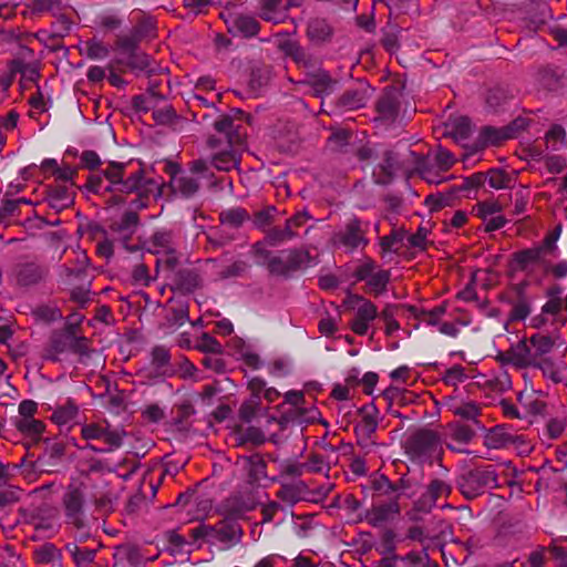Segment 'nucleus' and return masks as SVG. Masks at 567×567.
I'll return each mask as SVG.
<instances>
[{
  "label": "nucleus",
  "instance_id": "nucleus-1",
  "mask_svg": "<svg viewBox=\"0 0 567 567\" xmlns=\"http://www.w3.org/2000/svg\"><path fill=\"white\" fill-rule=\"evenodd\" d=\"M245 509L241 507L227 508V515L215 525L200 524L190 530V536L207 542L217 540L227 547L241 542L244 530L238 519L243 517Z\"/></svg>",
  "mask_w": 567,
  "mask_h": 567
},
{
  "label": "nucleus",
  "instance_id": "nucleus-2",
  "mask_svg": "<svg viewBox=\"0 0 567 567\" xmlns=\"http://www.w3.org/2000/svg\"><path fill=\"white\" fill-rule=\"evenodd\" d=\"M404 451L411 461L432 463V457L442 453L440 436L433 430L419 429L405 440Z\"/></svg>",
  "mask_w": 567,
  "mask_h": 567
},
{
  "label": "nucleus",
  "instance_id": "nucleus-3",
  "mask_svg": "<svg viewBox=\"0 0 567 567\" xmlns=\"http://www.w3.org/2000/svg\"><path fill=\"white\" fill-rule=\"evenodd\" d=\"M368 223L357 216L346 220L343 226L331 236V243L334 246H342L347 250L364 249L369 245L367 237Z\"/></svg>",
  "mask_w": 567,
  "mask_h": 567
},
{
  "label": "nucleus",
  "instance_id": "nucleus-4",
  "mask_svg": "<svg viewBox=\"0 0 567 567\" xmlns=\"http://www.w3.org/2000/svg\"><path fill=\"white\" fill-rule=\"evenodd\" d=\"M457 486L467 499L481 495L485 488L497 486V474L491 467L473 468L457 478Z\"/></svg>",
  "mask_w": 567,
  "mask_h": 567
},
{
  "label": "nucleus",
  "instance_id": "nucleus-5",
  "mask_svg": "<svg viewBox=\"0 0 567 567\" xmlns=\"http://www.w3.org/2000/svg\"><path fill=\"white\" fill-rule=\"evenodd\" d=\"M156 35L155 20L151 17L142 16L128 34L116 35L114 49L133 50L134 48H138V44L143 40L154 39Z\"/></svg>",
  "mask_w": 567,
  "mask_h": 567
},
{
  "label": "nucleus",
  "instance_id": "nucleus-6",
  "mask_svg": "<svg viewBox=\"0 0 567 567\" xmlns=\"http://www.w3.org/2000/svg\"><path fill=\"white\" fill-rule=\"evenodd\" d=\"M370 97V87L368 85H360L358 87H350L344 91L333 103L331 111H327L321 103V113H343L355 111L364 107Z\"/></svg>",
  "mask_w": 567,
  "mask_h": 567
},
{
  "label": "nucleus",
  "instance_id": "nucleus-7",
  "mask_svg": "<svg viewBox=\"0 0 567 567\" xmlns=\"http://www.w3.org/2000/svg\"><path fill=\"white\" fill-rule=\"evenodd\" d=\"M85 497L82 488L78 485H69L62 497V506L66 524L71 526H83Z\"/></svg>",
  "mask_w": 567,
  "mask_h": 567
},
{
  "label": "nucleus",
  "instance_id": "nucleus-8",
  "mask_svg": "<svg viewBox=\"0 0 567 567\" xmlns=\"http://www.w3.org/2000/svg\"><path fill=\"white\" fill-rule=\"evenodd\" d=\"M400 91L395 86H386L375 103V121L394 122L400 111Z\"/></svg>",
  "mask_w": 567,
  "mask_h": 567
},
{
  "label": "nucleus",
  "instance_id": "nucleus-9",
  "mask_svg": "<svg viewBox=\"0 0 567 567\" xmlns=\"http://www.w3.org/2000/svg\"><path fill=\"white\" fill-rule=\"evenodd\" d=\"M220 18L228 27V32L234 35L251 38L258 34L260 24L256 18L248 14H238L230 11L220 12Z\"/></svg>",
  "mask_w": 567,
  "mask_h": 567
},
{
  "label": "nucleus",
  "instance_id": "nucleus-10",
  "mask_svg": "<svg viewBox=\"0 0 567 567\" xmlns=\"http://www.w3.org/2000/svg\"><path fill=\"white\" fill-rule=\"evenodd\" d=\"M166 278L169 280L171 290L183 295L193 293L203 282L199 272L194 268H178Z\"/></svg>",
  "mask_w": 567,
  "mask_h": 567
},
{
  "label": "nucleus",
  "instance_id": "nucleus-11",
  "mask_svg": "<svg viewBox=\"0 0 567 567\" xmlns=\"http://www.w3.org/2000/svg\"><path fill=\"white\" fill-rule=\"evenodd\" d=\"M401 513L399 495H394L389 502L373 505L364 514L365 522L372 527H380L392 522Z\"/></svg>",
  "mask_w": 567,
  "mask_h": 567
},
{
  "label": "nucleus",
  "instance_id": "nucleus-12",
  "mask_svg": "<svg viewBox=\"0 0 567 567\" xmlns=\"http://www.w3.org/2000/svg\"><path fill=\"white\" fill-rule=\"evenodd\" d=\"M452 487L445 481L434 478L426 486L425 492L414 503V509L422 513H429L435 506L437 499L447 497Z\"/></svg>",
  "mask_w": 567,
  "mask_h": 567
},
{
  "label": "nucleus",
  "instance_id": "nucleus-13",
  "mask_svg": "<svg viewBox=\"0 0 567 567\" xmlns=\"http://www.w3.org/2000/svg\"><path fill=\"white\" fill-rule=\"evenodd\" d=\"M69 351L75 354L73 341L68 336L60 333V331L53 330L43 347L41 357L51 362H60L62 360L61 355Z\"/></svg>",
  "mask_w": 567,
  "mask_h": 567
},
{
  "label": "nucleus",
  "instance_id": "nucleus-14",
  "mask_svg": "<svg viewBox=\"0 0 567 567\" xmlns=\"http://www.w3.org/2000/svg\"><path fill=\"white\" fill-rule=\"evenodd\" d=\"M48 274V267L35 261L22 262L16 267L17 284L22 287L38 285L45 279Z\"/></svg>",
  "mask_w": 567,
  "mask_h": 567
},
{
  "label": "nucleus",
  "instance_id": "nucleus-15",
  "mask_svg": "<svg viewBox=\"0 0 567 567\" xmlns=\"http://www.w3.org/2000/svg\"><path fill=\"white\" fill-rule=\"evenodd\" d=\"M303 83L313 90L315 96L322 99L324 95H329L334 91L338 80L331 78L329 72L317 69L306 73Z\"/></svg>",
  "mask_w": 567,
  "mask_h": 567
},
{
  "label": "nucleus",
  "instance_id": "nucleus-16",
  "mask_svg": "<svg viewBox=\"0 0 567 567\" xmlns=\"http://www.w3.org/2000/svg\"><path fill=\"white\" fill-rule=\"evenodd\" d=\"M333 33L334 29L326 18L313 17L307 23V38L316 45L330 42Z\"/></svg>",
  "mask_w": 567,
  "mask_h": 567
},
{
  "label": "nucleus",
  "instance_id": "nucleus-17",
  "mask_svg": "<svg viewBox=\"0 0 567 567\" xmlns=\"http://www.w3.org/2000/svg\"><path fill=\"white\" fill-rule=\"evenodd\" d=\"M504 141H507L503 127L484 126L477 138L471 144H464L465 147L470 148L471 153H477L491 145H501Z\"/></svg>",
  "mask_w": 567,
  "mask_h": 567
},
{
  "label": "nucleus",
  "instance_id": "nucleus-18",
  "mask_svg": "<svg viewBox=\"0 0 567 567\" xmlns=\"http://www.w3.org/2000/svg\"><path fill=\"white\" fill-rule=\"evenodd\" d=\"M83 318V316H79L75 321H68L62 329H55V331H60V333L68 336L73 341L75 354L80 358L90 357L92 353V349L89 346L90 340L86 337L78 336Z\"/></svg>",
  "mask_w": 567,
  "mask_h": 567
},
{
  "label": "nucleus",
  "instance_id": "nucleus-19",
  "mask_svg": "<svg viewBox=\"0 0 567 567\" xmlns=\"http://www.w3.org/2000/svg\"><path fill=\"white\" fill-rule=\"evenodd\" d=\"M101 546L100 542H92V544L83 546L78 543H68L65 550L72 556L73 561L79 567H85L93 563Z\"/></svg>",
  "mask_w": 567,
  "mask_h": 567
},
{
  "label": "nucleus",
  "instance_id": "nucleus-20",
  "mask_svg": "<svg viewBox=\"0 0 567 567\" xmlns=\"http://www.w3.org/2000/svg\"><path fill=\"white\" fill-rule=\"evenodd\" d=\"M123 53L127 54L126 59H115L114 63L117 64L120 71H125V69H128L131 71H148V68L151 65L150 56L144 53L140 52L137 48H134L133 50H121Z\"/></svg>",
  "mask_w": 567,
  "mask_h": 567
},
{
  "label": "nucleus",
  "instance_id": "nucleus-21",
  "mask_svg": "<svg viewBox=\"0 0 567 567\" xmlns=\"http://www.w3.org/2000/svg\"><path fill=\"white\" fill-rule=\"evenodd\" d=\"M529 343L534 349L533 351L537 360V368H540L544 371H546L547 368L551 369L553 363L547 359H543V357L549 353L554 348L555 341L553 338L542 333H536L529 338Z\"/></svg>",
  "mask_w": 567,
  "mask_h": 567
},
{
  "label": "nucleus",
  "instance_id": "nucleus-22",
  "mask_svg": "<svg viewBox=\"0 0 567 567\" xmlns=\"http://www.w3.org/2000/svg\"><path fill=\"white\" fill-rule=\"evenodd\" d=\"M297 6L296 0H260V17L266 21L277 22L278 14H282Z\"/></svg>",
  "mask_w": 567,
  "mask_h": 567
},
{
  "label": "nucleus",
  "instance_id": "nucleus-23",
  "mask_svg": "<svg viewBox=\"0 0 567 567\" xmlns=\"http://www.w3.org/2000/svg\"><path fill=\"white\" fill-rule=\"evenodd\" d=\"M487 445L492 449L505 447L508 445L524 444L522 435H514L504 426H495L487 435Z\"/></svg>",
  "mask_w": 567,
  "mask_h": 567
},
{
  "label": "nucleus",
  "instance_id": "nucleus-24",
  "mask_svg": "<svg viewBox=\"0 0 567 567\" xmlns=\"http://www.w3.org/2000/svg\"><path fill=\"white\" fill-rule=\"evenodd\" d=\"M398 168L396 156L392 151H385L383 161L379 164L373 177L377 184L386 185L393 179L395 169Z\"/></svg>",
  "mask_w": 567,
  "mask_h": 567
},
{
  "label": "nucleus",
  "instance_id": "nucleus-25",
  "mask_svg": "<svg viewBox=\"0 0 567 567\" xmlns=\"http://www.w3.org/2000/svg\"><path fill=\"white\" fill-rule=\"evenodd\" d=\"M140 224V217L136 212L130 210L125 212L121 218V220L115 221L111 225V230L114 233H126L124 236V247L131 251L136 250L135 247H128L126 245V240L128 237L136 230Z\"/></svg>",
  "mask_w": 567,
  "mask_h": 567
},
{
  "label": "nucleus",
  "instance_id": "nucleus-26",
  "mask_svg": "<svg viewBox=\"0 0 567 567\" xmlns=\"http://www.w3.org/2000/svg\"><path fill=\"white\" fill-rule=\"evenodd\" d=\"M446 135L451 136L457 143H463L472 133L471 121L466 116L450 118L446 123Z\"/></svg>",
  "mask_w": 567,
  "mask_h": 567
},
{
  "label": "nucleus",
  "instance_id": "nucleus-27",
  "mask_svg": "<svg viewBox=\"0 0 567 567\" xmlns=\"http://www.w3.org/2000/svg\"><path fill=\"white\" fill-rule=\"evenodd\" d=\"M47 198L53 208L62 209L73 203L74 194L65 185H51L47 188Z\"/></svg>",
  "mask_w": 567,
  "mask_h": 567
},
{
  "label": "nucleus",
  "instance_id": "nucleus-28",
  "mask_svg": "<svg viewBox=\"0 0 567 567\" xmlns=\"http://www.w3.org/2000/svg\"><path fill=\"white\" fill-rule=\"evenodd\" d=\"M529 340L522 339L515 346H512V354L516 360V368L524 369L528 367L537 368V360L534 351L528 346Z\"/></svg>",
  "mask_w": 567,
  "mask_h": 567
},
{
  "label": "nucleus",
  "instance_id": "nucleus-29",
  "mask_svg": "<svg viewBox=\"0 0 567 567\" xmlns=\"http://www.w3.org/2000/svg\"><path fill=\"white\" fill-rule=\"evenodd\" d=\"M244 461L246 463L249 484H256L260 480L267 477V464L260 454L257 453L250 456H245Z\"/></svg>",
  "mask_w": 567,
  "mask_h": 567
},
{
  "label": "nucleus",
  "instance_id": "nucleus-30",
  "mask_svg": "<svg viewBox=\"0 0 567 567\" xmlns=\"http://www.w3.org/2000/svg\"><path fill=\"white\" fill-rule=\"evenodd\" d=\"M358 413L362 417L360 430L369 439L378 429L379 411L374 404H368L360 408Z\"/></svg>",
  "mask_w": 567,
  "mask_h": 567
},
{
  "label": "nucleus",
  "instance_id": "nucleus-31",
  "mask_svg": "<svg viewBox=\"0 0 567 567\" xmlns=\"http://www.w3.org/2000/svg\"><path fill=\"white\" fill-rule=\"evenodd\" d=\"M307 491L308 486L305 482L300 481L295 484H284L276 496L285 503L296 504L303 499Z\"/></svg>",
  "mask_w": 567,
  "mask_h": 567
},
{
  "label": "nucleus",
  "instance_id": "nucleus-32",
  "mask_svg": "<svg viewBox=\"0 0 567 567\" xmlns=\"http://www.w3.org/2000/svg\"><path fill=\"white\" fill-rule=\"evenodd\" d=\"M16 427L37 444L41 440V434L44 432L45 425L42 421L32 417L17 420Z\"/></svg>",
  "mask_w": 567,
  "mask_h": 567
},
{
  "label": "nucleus",
  "instance_id": "nucleus-33",
  "mask_svg": "<svg viewBox=\"0 0 567 567\" xmlns=\"http://www.w3.org/2000/svg\"><path fill=\"white\" fill-rule=\"evenodd\" d=\"M545 254L537 247L518 250L513 254V259L520 270H525L530 264H544Z\"/></svg>",
  "mask_w": 567,
  "mask_h": 567
},
{
  "label": "nucleus",
  "instance_id": "nucleus-34",
  "mask_svg": "<svg viewBox=\"0 0 567 567\" xmlns=\"http://www.w3.org/2000/svg\"><path fill=\"white\" fill-rule=\"evenodd\" d=\"M286 260L291 277L295 272L309 266L311 256L308 250L295 248L288 250Z\"/></svg>",
  "mask_w": 567,
  "mask_h": 567
},
{
  "label": "nucleus",
  "instance_id": "nucleus-35",
  "mask_svg": "<svg viewBox=\"0 0 567 567\" xmlns=\"http://www.w3.org/2000/svg\"><path fill=\"white\" fill-rule=\"evenodd\" d=\"M517 293V300L512 302L513 307L509 312V320L519 321L526 319L530 313L529 301L526 298L522 287H515Z\"/></svg>",
  "mask_w": 567,
  "mask_h": 567
},
{
  "label": "nucleus",
  "instance_id": "nucleus-36",
  "mask_svg": "<svg viewBox=\"0 0 567 567\" xmlns=\"http://www.w3.org/2000/svg\"><path fill=\"white\" fill-rule=\"evenodd\" d=\"M297 236L295 230H290L289 227L285 225L284 228L280 227H270L265 229L264 240L270 247H276L282 243L289 241Z\"/></svg>",
  "mask_w": 567,
  "mask_h": 567
},
{
  "label": "nucleus",
  "instance_id": "nucleus-37",
  "mask_svg": "<svg viewBox=\"0 0 567 567\" xmlns=\"http://www.w3.org/2000/svg\"><path fill=\"white\" fill-rule=\"evenodd\" d=\"M219 221L234 228H239L249 219V214L245 208L235 207L219 213Z\"/></svg>",
  "mask_w": 567,
  "mask_h": 567
},
{
  "label": "nucleus",
  "instance_id": "nucleus-38",
  "mask_svg": "<svg viewBox=\"0 0 567 567\" xmlns=\"http://www.w3.org/2000/svg\"><path fill=\"white\" fill-rule=\"evenodd\" d=\"M101 440L109 446L107 449L96 447L93 444H87L85 446V449H90L94 452H100V453L109 452L114 449H118L123 443V433L115 431V430H110V427L106 426V427H104Z\"/></svg>",
  "mask_w": 567,
  "mask_h": 567
},
{
  "label": "nucleus",
  "instance_id": "nucleus-39",
  "mask_svg": "<svg viewBox=\"0 0 567 567\" xmlns=\"http://www.w3.org/2000/svg\"><path fill=\"white\" fill-rule=\"evenodd\" d=\"M240 158L234 151H224L213 156L212 164L218 171L229 172L239 165Z\"/></svg>",
  "mask_w": 567,
  "mask_h": 567
},
{
  "label": "nucleus",
  "instance_id": "nucleus-40",
  "mask_svg": "<svg viewBox=\"0 0 567 567\" xmlns=\"http://www.w3.org/2000/svg\"><path fill=\"white\" fill-rule=\"evenodd\" d=\"M237 432L239 433L237 437V445L239 446H243L247 443H251L255 446H260L266 442V436L259 427L248 426L245 431H241V427L238 426Z\"/></svg>",
  "mask_w": 567,
  "mask_h": 567
},
{
  "label": "nucleus",
  "instance_id": "nucleus-41",
  "mask_svg": "<svg viewBox=\"0 0 567 567\" xmlns=\"http://www.w3.org/2000/svg\"><path fill=\"white\" fill-rule=\"evenodd\" d=\"M450 436L458 443H470L475 436V431L467 424L453 422L447 424Z\"/></svg>",
  "mask_w": 567,
  "mask_h": 567
},
{
  "label": "nucleus",
  "instance_id": "nucleus-42",
  "mask_svg": "<svg viewBox=\"0 0 567 567\" xmlns=\"http://www.w3.org/2000/svg\"><path fill=\"white\" fill-rule=\"evenodd\" d=\"M78 411L79 409L74 402L68 400L65 404L54 410L51 420L59 425H63L72 421L76 416Z\"/></svg>",
  "mask_w": 567,
  "mask_h": 567
},
{
  "label": "nucleus",
  "instance_id": "nucleus-43",
  "mask_svg": "<svg viewBox=\"0 0 567 567\" xmlns=\"http://www.w3.org/2000/svg\"><path fill=\"white\" fill-rule=\"evenodd\" d=\"M38 564H50L61 558V551L51 543H45L33 551Z\"/></svg>",
  "mask_w": 567,
  "mask_h": 567
},
{
  "label": "nucleus",
  "instance_id": "nucleus-44",
  "mask_svg": "<svg viewBox=\"0 0 567 567\" xmlns=\"http://www.w3.org/2000/svg\"><path fill=\"white\" fill-rule=\"evenodd\" d=\"M143 169L137 171L134 174H131L126 178L122 177L121 182L117 185V192L122 194H132L140 190L143 185Z\"/></svg>",
  "mask_w": 567,
  "mask_h": 567
},
{
  "label": "nucleus",
  "instance_id": "nucleus-45",
  "mask_svg": "<svg viewBox=\"0 0 567 567\" xmlns=\"http://www.w3.org/2000/svg\"><path fill=\"white\" fill-rule=\"evenodd\" d=\"M173 188L176 193H179L182 196L189 198L198 192L199 183L193 177L182 176L175 179Z\"/></svg>",
  "mask_w": 567,
  "mask_h": 567
},
{
  "label": "nucleus",
  "instance_id": "nucleus-46",
  "mask_svg": "<svg viewBox=\"0 0 567 567\" xmlns=\"http://www.w3.org/2000/svg\"><path fill=\"white\" fill-rule=\"evenodd\" d=\"M394 486H395L394 495H399V498L401 496L412 498L416 495L420 484L414 478L409 477L408 475H403L396 483H394Z\"/></svg>",
  "mask_w": 567,
  "mask_h": 567
},
{
  "label": "nucleus",
  "instance_id": "nucleus-47",
  "mask_svg": "<svg viewBox=\"0 0 567 567\" xmlns=\"http://www.w3.org/2000/svg\"><path fill=\"white\" fill-rule=\"evenodd\" d=\"M188 312V303L185 301H178L171 308L167 321L171 326H183L189 320Z\"/></svg>",
  "mask_w": 567,
  "mask_h": 567
},
{
  "label": "nucleus",
  "instance_id": "nucleus-48",
  "mask_svg": "<svg viewBox=\"0 0 567 567\" xmlns=\"http://www.w3.org/2000/svg\"><path fill=\"white\" fill-rule=\"evenodd\" d=\"M33 317L39 322L51 323L62 319V312L56 307L39 306L32 311Z\"/></svg>",
  "mask_w": 567,
  "mask_h": 567
},
{
  "label": "nucleus",
  "instance_id": "nucleus-49",
  "mask_svg": "<svg viewBox=\"0 0 567 567\" xmlns=\"http://www.w3.org/2000/svg\"><path fill=\"white\" fill-rule=\"evenodd\" d=\"M454 189L450 193L431 194L425 198V205L431 212H439L440 209L451 206L453 202Z\"/></svg>",
  "mask_w": 567,
  "mask_h": 567
},
{
  "label": "nucleus",
  "instance_id": "nucleus-50",
  "mask_svg": "<svg viewBox=\"0 0 567 567\" xmlns=\"http://www.w3.org/2000/svg\"><path fill=\"white\" fill-rule=\"evenodd\" d=\"M484 174L486 175V181H488L489 186L495 189L507 188L512 182L509 175L503 169L493 168Z\"/></svg>",
  "mask_w": 567,
  "mask_h": 567
},
{
  "label": "nucleus",
  "instance_id": "nucleus-51",
  "mask_svg": "<svg viewBox=\"0 0 567 567\" xmlns=\"http://www.w3.org/2000/svg\"><path fill=\"white\" fill-rule=\"evenodd\" d=\"M195 349L204 353H223V347L217 339L212 337L209 333L204 332L198 339Z\"/></svg>",
  "mask_w": 567,
  "mask_h": 567
},
{
  "label": "nucleus",
  "instance_id": "nucleus-52",
  "mask_svg": "<svg viewBox=\"0 0 567 567\" xmlns=\"http://www.w3.org/2000/svg\"><path fill=\"white\" fill-rule=\"evenodd\" d=\"M371 488L378 492L379 496L391 497L395 494V486L385 475H379L371 481Z\"/></svg>",
  "mask_w": 567,
  "mask_h": 567
},
{
  "label": "nucleus",
  "instance_id": "nucleus-53",
  "mask_svg": "<svg viewBox=\"0 0 567 567\" xmlns=\"http://www.w3.org/2000/svg\"><path fill=\"white\" fill-rule=\"evenodd\" d=\"M266 267L270 275L277 277L289 278V269L287 265V260L280 256H272L266 264Z\"/></svg>",
  "mask_w": 567,
  "mask_h": 567
},
{
  "label": "nucleus",
  "instance_id": "nucleus-54",
  "mask_svg": "<svg viewBox=\"0 0 567 567\" xmlns=\"http://www.w3.org/2000/svg\"><path fill=\"white\" fill-rule=\"evenodd\" d=\"M530 123L529 118L517 116L509 124L503 126L507 140L516 138Z\"/></svg>",
  "mask_w": 567,
  "mask_h": 567
},
{
  "label": "nucleus",
  "instance_id": "nucleus-55",
  "mask_svg": "<svg viewBox=\"0 0 567 567\" xmlns=\"http://www.w3.org/2000/svg\"><path fill=\"white\" fill-rule=\"evenodd\" d=\"M455 415L462 419L473 421L475 424H480L477 416L481 414V409L474 402L463 403L453 410Z\"/></svg>",
  "mask_w": 567,
  "mask_h": 567
},
{
  "label": "nucleus",
  "instance_id": "nucleus-56",
  "mask_svg": "<svg viewBox=\"0 0 567 567\" xmlns=\"http://www.w3.org/2000/svg\"><path fill=\"white\" fill-rule=\"evenodd\" d=\"M125 163L110 162L109 166L103 171V176L109 181L110 184L116 185L121 182V178L125 175Z\"/></svg>",
  "mask_w": 567,
  "mask_h": 567
},
{
  "label": "nucleus",
  "instance_id": "nucleus-57",
  "mask_svg": "<svg viewBox=\"0 0 567 567\" xmlns=\"http://www.w3.org/2000/svg\"><path fill=\"white\" fill-rule=\"evenodd\" d=\"M389 281L390 271L380 270L371 276V278L368 280V285L372 288L375 295H380L385 291Z\"/></svg>",
  "mask_w": 567,
  "mask_h": 567
},
{
  "label": "nucleus",
  "instance_id": "nucleus-58",
  "mask_svg": "<svg viewBox=\"0 0 567 567\" xmlns=\"http://www.w3.org/2000/svg\"><path fill=\"white\" fill-rule=\"evenodd\" d=\"M538 81L544 87L555 90L559 86L560 76L555 70L544 68L538 72Z\"/></svg>",
  "mask_w": 567,
  "mask_h": 567
},
{
  "label": "nucleus",
  "instance_id": "nucleus-59",
  "mask_svg": "<svg viewBox=\"0 0 567 567\" xmlns=\"http://www.w3.org/2000/svg\"><path fill=\"white\" fill-rule=\"evenodd\" d=\"M152 116L158 125H169L177 118V114L172 105L154 110Z\"/></svg>",
  "mask_w": 567,
  "mask_h": 567
},
{
  "label": "nucleus",
  "instance_id": "nucleus-60",
  "mask_svg": "<svg viewBox=\"0 0 567 567\" xmlns=\"http://www.w3.org/2000/svg\"><path fill=\"white\" fill-rule=\"evenodd\" d=\"M355 298L362 301V305L358 308L355 315L361 318V320H365L370 322L378 317V310L375 305H373L370 300L364 299L363 297L355 296Z\"/></svg>",
  "mask_w": 567,
  "mask_h": 567
},
{
  "label": "nucleus",
  "instance_id": "nucleus-61",
  "mask_svg": "<svg viewBox=\"0 0 567 567\" xmlns=\"http://www.w3.org/2000/svg\"><path fill=\"white\" fill-rule=\"evenodd\" d=\"M486 182V175L484 173H475L468 177H465L462 184L454 188V192L478 189Z\"/></svg>",
  "mask_w": 567,
  "mask_h": 567
},
{
  "label": "nucleus",
  "instance_id": "nucleus-62",
  "mask_svg": "<svg viewBox=\"0 0 567 567\" xmlns=\"http://www.w3.org/2000/svg\"><path fill=\"white\" fill-rule=\"evenodd\" d=\"M171 360L169 350L164 346H156L152 350V364L157 369L165 368Z\"/></svg>",
  "mask_w": 567,
  "mask_h": 567
},
{
  "label": "nucleus",
  "instance_id": "nucleus-63",
  "mask_svg": "<svg viewBox=\"0 0 567 567\" xmlns=\"http://www.w3.org/2000/svg\"><path fill=\"white\" fill-rule=\"evenodd\" d=\"M110 54V50L106 45H104L101 41L90 40L86 42V55L87 58L94 59H104Z\"/></svg>",
  "mask_w": 567,
  "mask_h": 567
},
{
  "label": "nucleus",
  "instance_id": "nucleus-64",
  "mask_svg": "<svg viewBox=\"0 0 567 567\" xmlns=\"http://www.w3.org/2000/svg\"><path fill=\"white\" fill-rule=\"evenodd\" d=\"M260 401L257 399H250L245 401L238 411L239 417L244 422H250L252 417L256 415L257 410L259 409Z\"/></svg>",
  "mask_w": 567,
  "mask_h": 567
}]
</instances>
